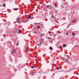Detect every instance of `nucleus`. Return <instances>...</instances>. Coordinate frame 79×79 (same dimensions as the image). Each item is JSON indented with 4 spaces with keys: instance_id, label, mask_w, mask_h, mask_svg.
I'll return each mask as SVG.
<instances>
[{
    "instance_id": "4be33fe9",
    "label": "nucleus",
    "mask_w": 79,
    "mask_h": 79,
    "mask_svg": "<svg viewBox=\"0 0 79 79\" xmlns=\"http://www.w3.org/2000/svg\"><path fill=\"white\" fill-rule=\"evenodd\" d=\"M73 34H74V33H72V35H73Z\"/></svg>"
},
{
    "instance_id": "7ed1b4c3",
    "label": "nucleus",
    "mask_w": 79,
    "mask_h": 79,
    "mask_svg": "<svg viewBox=\"0 0 79 79\" xmlns=\"http://www.w3.org/2000/svg\"><path fill=\"white\" fill-rule=\"evenodd\" d=\"M50 49H51L52 50H53V48H52V47H50Z\"/></svg>"
},
{
    "instance_id": "a878e982",
    "label": "nucleus",
    "mask_w": 79,
    "mask_h": 79,
    "mask_svg": "<svg viewBox=\"0 0 79 79\" xmlns=\"http://www.w3.org/2000/svg\"><path fill=\"white\" fill-rule=\"evenodd\" d=\"M53 65H54V64L53 65H52V66H53Z\"/></svg>"
},
{
    "instance_id": "412c9836",
    "label": "nucleus",
    "mask_w": 79,
    "mask_h": 79,
    "mask_svg": "<svg viewBox=\"0 0 79 79\" xmlns=\"http://www.w3.org/2000/svg\"><path fill=\"white\" fill-rule=\"evenodd\" d=\"M66 34H67L68 35V33H66Z\"/></svg>"
},
{
    "instance_id": "ddd939ff",
    "label": "nucleus",
    "mask_w": 79,
    "mask_h": 79,
    "mask_svg": "<svg viewBox=\"0 0 79 79\" xmlns=\"http://www.w3.org/2000/svg\"><path fill=\"white\" fill-rule=\"evenodd\" d=\"M51 31H49V32H48V33H49V34H50V33H51Z\"/></svg>"
},
{
    "instance_id": "9b49d317",
    "label": "nucleus",
    "mask_w": 79,
    "mask_h": 79,
    "mask_svg": "<svg viewBox=\"0 0 79 79\" xmlns=\"http://www.w3.org/2000/svg\"><path fill=\"white\" fill-rule=\"evenodd\" d=\"M49 5H48V6H47V8H49Z\"/></svg>"
},
{
    "instance_id": "423d86ee",
    "label": "nucleus",
    "mask_w": 79,
    "mask_h": 79,
    "mask_svg": "<svg viewBox=\"0 0 79 79\" xmlns=\"http://www.w3.org/2000/svg\"><path fill=\"white\" fill-rule=\"evenodd\" d=\"M15 10V11H16V10H18V8H15L14 9Z\"/></svg>"
},
{
    "instance_id": "2eb2a0df",
    "label": "nucleus",
    "mask_w": 79,
    "mask_h": 79,
    "mask_svg": "<svg viewBox=\"0 0 79 79\" xmlns=\"http://www.w3.org/2000/svg\"><path fill=\"white\" fill-rule=\"evenodd\" d=\"M56 69H59V68H56Z\"/></svg>"
},
{
    "instance_id": "5701e85b",
    "label": "nucleus",
    "mask_w": 79,
    "mask_h": 79,
    "mask_svg": "<svg viewBox=\"0 0 79 79\" xmlns=\"http://www.w3.org/2000/svg\"><path fill=\"white\" fill-rule=\"evenodd\" d=\"M34 33H35V34H36V32H34Z\"/></svg>"
},
{
    "instance_id": "a211bd4d",
    "label": "nucleus",
    "mask_w": 79,
    "mask_h": 79,
    "mask_svg": "<svg viewBox=\"0 0 79 79\" xmlns=\"http://www.w3.org/2000/svg\"><path fill=\"white\" fill-rule=\"evenodd\" d=\"M56 22L57 23H58V21H57V20L56 21Z\"/></svg>"
},
{
    "instance_id": "6e6552de",
    "label": "nucleus",
    "mask_w": 79,
    "mask_h": 79,
    "mask_svg": "<svg viewBox=\"0 0 79 79\" xmlns=\"http://www.w3.org/2000/svg\"><path fill=\"white\" fill-rule=\"evenodd\" d=\"M42 45V43H40V44H39V46H40V45Z\"/></svg>"
},
{
    "instance_id": "f8f14e48",
    "label": "nucleus",
    "mask_w": 79,
    "mask_h": 79,
    "mask_svg": "<svg viewBox=\"0 0 79 79\" xmlns=\"http://www.w3.org/2000/svg\"><path fill=\"white\" fill-rule=\"evenodd\" d=\"M30 18H31V16H29L28 19H30Z\"/></svg>"
},
{
    "instance_id": "393cba45",
    "label": "nucleus",
    "mask_w": 79,
    "mask_h": 79,
    "mask_svg": "<svg viewBox=\"0 0 79 79\" xmlns=\"http://www.w3.org/2000/svg\"><path fill=\"white\" fill-rule=\"evenodd\" d=\"M52 12V11H51V12Z\"/></svg>"
},
{
    "instance_id": "39448f33",
    "label": "nucleus",
    "mask_w": 79,
    "mask_h": 79,
    "mask_svg": "<svg viewBox=\"0 0 79 79\" xmlns=\"http://www.w3.org/2000/svg\"><path fill=\"white\" fill-rule=\"evenodd\" d=\"M28 50H29V48H27V51H28Z\"/></svg>"
},
{
    "instance_id": "f3484780",
    "label": "nucleus",
    "mask_w": 79,
    "mask_h": 79,
    "mask_svg": "<svg viewBox=\"0 0 79 79\" xmlns=\"http://www.w3.org/2000/svg\"><path fill=\"white\" fill-rule=\"evenodd\" d=\"M48 39H50V37H48Z\"/></svg>"
},
{
    "instance_id": "6ab92c4d",
    "label": "nucleus",
    "mask_w": 79,
    "mask_h": 79,
    "mask_svg": "<svg viewBox=\"0 0 79 79\" xmlns=\"http://www.w3.org/2000/svg\"><path fill=\"white\" fill-rule=\"evenodd\" d=\"M31 68H32V69L34 68V67H31Z\"/></svg>"
},
{
    "instance_id": "dca6fc26",
    "label": "nucleus",
    "mask_w": 79,
    "mask_h": 79,
    "mask_svg": "<svg viewBox=\"0 0 79 79\" xmlns=\"http://www.w3.org/2000/svg\"><path fill=\"white\" fill-rule=\"evenodd\" d=\"M3 6H5V4H4Z\"/></svg>"
},
{
    "instance_id": "4468645a",
    "label": "nucleus",
    "mask_w": 79,
    "mask_h": 79,
    "mask_svg": "<svg viewBox=\"0 0 79 79\" xmlns=\"http://www.w3.org/2000/svg\"><path fill=\"white\" fill-rule=\"evenodd\" d=\"M18 44H19L18 43H17L16 44V45H17V46L18 45Z\"/></svg>"
},
{
    "instance_id": "f257e3e1",
    "label": "nucleus",
    "mask_w": 79,
    "mask_h": 79,
    "mask_svg": "<svg viewBox=\"0 0 79 79\" xmlns=\"http://www.w3.org/2000/svg\"><path fill=\"white\" fill-rule=\"evenodd\" d=\"M16 53V50L15 49H14L13 50L12 52V53Z\"/></svg>"
},
{
    "instance_id": "1a4fd4ad",
    "label": "nucleus",
    "mask_w": 79,
    "mask_h": 79,
    "mask_svg": "<svg viewBox=\"0 0 79 79\" xmlns=\"http://www.w3.org/2000/svg\"><path fill=\"white\" fill-rule=\"evenodd\" d=\"M19 34H20V33H21V31L20 30L19 31Z\"/></svg>"
},
{
    "instance_id": "b1692460",
    "label": "nucleus",
    "mask_w": 79,
    "mask_h": 79,
    "mask_svg": "<svg viewBox=\"0 0 79 79\" xmlns=\"http://www.w3.org/2000/svg\"><path fill=\"white\" fill-rule=\"evenodd\" d=\"M74 35H75V34H74Z\"/></svg>"
},
{
    "instance_id": "9d476101",
    "label": "nucleus",
    "mask_w": 79,
    "mask_h": 79,
    "mask_svg": "<svg viewBox=\"0 0 79 79\" xmlns=\"http://www.w3.org/2000/svg\"><path fill=\"white\" fill-rule=\"evenodd\" d=\"M62 48V47L61 46H60L59 48Z\"/></svg>"
},
{
    "instance_id": "aec40b11",
    "label": "nucleus",
    "mask_w": 79,
    "mask_h": 79,
    "mask_svg": "<svg viewBox=\"0 0 79 79\" xmlns=\"http://www.w3.org/2000/svg\"><path fill=\"white\" fill-rule=\"evenodd\" d=\"M56 5H57V4H56V3L55 4V6H56Z\"/></svg>"
},
{
    "instance_id": "20e7f679",
    "label": "nucleus",
    "mask_w": 79,
    "mask_h": 79,
    "mask_svg": "<svg viewBox=\"0 0 79 79\" xmlns=\"http://www.w3.org/2000/svg\"><path fill=\"white\" fill-rule=\"evenodd\" d=\"M66 47V44H64L63 46V47Z\"/></svg>"
},
{
    "instance_id": "0eeeda50",
    "label": "nucleus",
    "mask_w": 79,
    "mask_h": 79,
    "mask_svg": "<svg viewBox=\"0 0 79 79\" xmlns=\"http://www.w3.org/2000/svg\"><path fill=\"white\" fill-rule=\"evenodd\" d=\"M37 28L38 29H39V28H40V26H37Z\"/></svg>"
},
{
    "instance_id": "f03ea898",
    "label": "nucleus",
    "mask_w": 79,
    "mask_h": 79,
    "mask_svg": "<svg viewBox=\"0 0 79 79\" xmlns=\"http://www.w3.org/2000/svg\"><path fill=\"white\" fill-rule=\"evenodd\" d=\"M76 19H75L73 20V21H72V23H75V21H76Z\"/></svg>"
}]
</instances>
